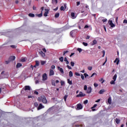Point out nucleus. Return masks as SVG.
<instances>
[{
	"label": "nucleus",
	"mask_w": 127,
	"mask_h": 127,
	"mask_svg": "<svg viewBox=\"0 0 127 127\" xmlns=\"http://www.w3.org/2000/svg\"><path fill=\"white\" fill-rule=\"evenodd\" d=\"M38 101L39 102H42L43 104H47V99H46V97L44 95L38 97Z\"/></svg>",
	"instance_id": "nucleus-1"
},
{
	"label": "nucleus",
	"mask_w": 127,
	"mask_h": 127,
	"mask_svg": "<svg viewBox=\"0 0 127 127\" xmlns=\"http://www.w3.org/2000/svg\"><path fill=\"white\" fill-rule=\"evenodd\" d=\"M86 96V94H83V92H80L79 94L76 95V98H79L80 97H85Z\"/></svg>",
	"instance_id": "nucleus-2"
},
{
	"label": "nucleus",
	"mask_w": 127,
	"mask_h": 127,
	"mask_svg": "<svg viewBox=\"0 0 127 127\" xmlns=\"http://www.w3.org/2000/svg\"><path fill=\"white\" fill-rule=\"evenodd\" d=\"M8 60L10 62H11V61H13L15 60V56H11L9 57Z\"/></svg>",
	"instance_id": "nucleus-3"
},
{
	"label": "nucleus",
	"mask_w": 127,
	"mask_h": 127,
	"mask_svg": "<svg viewBox=\"0 0 127 127\" xmlns=\"http://www.w3.org/2000/svg\"><path fill=\"white\" fill-rule=\"evenodd\" d=\"M99 20H100V21H103V22L105 23L106 22V21H107L108 20V19H107V18H105L104 19V17H100L98 18Z\"/></svg>",
	"instance_id": "nucleus-4"
},
{
	"label": "nucleus",
	"mask_w": 127,
	"mask_h": 127,
	"mask_svg": "<svg viewBox=\"0 0 127 127\" xmlns=\"http://www.w3.org/2000/svg\"><path fill=\"white\" fill-rule=\"evenodd\" d=\"M82 109H83V106H82V104L79 103L77 105L76 110H82Z\"/></svg>",
	"instance_id": "nucleus-5"
},
{
	"label": "nucleus",
	"mask_w": 127,
	"mask_h": 127,
	"mask_svg": "<svg viewBox=\"0 0 127 127\" xmlns=\"http://www.w3.org/2000/svg\"><path fill=\"white\" fill-rule=\"evenodd\" d=\"M43 79H42V81H46V80H47L48 77H47V74L46 73H44L43 76Z\"/></svg>",
	"instance_id": "nucleus-6"
},
{
	"label": "nucleus",
	"mask_w": 127,
	"mask_h": 127,
	"mask_svg": "<svg viewBox=\"0 0 127 127\" xmlns=\"http://www.w3.org/2000/svg\"><path fill=\"white\" fill-rule=\"evenodd\" d=\"M23 89L25 90V91H30V86L28 85H26Z\"/></svg>",
	"instance_id": "nucleus-7"
},
{
	"label": "nucleus",
	"mask_w": 127,
	"mask_h": 127,
	"mask_svg": "<svg viewBox=\"0 0 127 127\" xmlns=\"http://www.w3.org/2000/svg\"><path fill=\"white\" fill-rule=\"evenodd\" d=\"M44 106L42 105V104L40 103L37 108V110L39 111V110H41V109H44Z\"/></svg>",
	"instance_id": "nucleus-8"
},
{
	"label": "nucleus",
	"mask_w": 127,
	"mask_h": 127,
	"mask_svg": "<svg viewBox=\"0 0 127 127\" xmlns=\"http://www.w3.org/2000/svg\"><path fill=\"white\" fill-rule=\"evenodd\" d=\"M45 10H46V11L45 12L44 14V16H48V14L49 13V10L47 9H45Z\"/></svg>",
	"instance_id": "nucleus-9"
},
{
	"label": "nucleus",
	"mask_w": 127,
	"mask_h": 127,
	"mask_svg": "<svg viewBox=\"0 0 127 127\" xmlns=\"http://www.w3.org/2000/svg\"><path fill=\"white\" fill-rule=\"evenodd\" d=\"M87 93V94H90V93H92V87L89 86L88 87Z\"/></svg>",
	"instance_id": "nucleus-10"
},
{
	"label": "nucleus",
	"mask_w": 127,
	"mask_h": 127,
	"mask_svg": "<svg viewBox=\"0 0 127 127\" xmlns=\"http://www.w3.org/2000/svg\"><path fill=\"white\" fill-rule=\"evenodd\" d=\"M75 32H76V30H73L70 32V36H71V37H74V36L73 35V34H74Z\"/></svg>",
	"instance_id": "nucleus-11"
},
{
	"label": "nucleus",
	"mask_w": 127,
	"mask_h": 127,
	"mask_svg": "<svg viewBox=\"0 0 127 127\" xmlns=\"http://www.w3.org/2000/svg\"><path fill=\"white\" fill-rule=\"evenodd\" d=\"M53 75H54V71L52 69H50L49 76H53Z\"/></svg>",
	"instance_id": "nucleus-12"
},
{
	"label": "nucleus",
	"mask_w": 127,
	"mask_h": 127,
	"mask_svg": "<svg viewBox=\"0 0 127 127\" xmlns=\"http://www.w3.org/2000/svg\"><path fill=\"white\" fill-rule=\"evenodd\" d=\"M40 55H41L42 57H43V58H44V57H45V53H43V52L42 51H41L39 52Z\"/></svg>",
	"instance_id": "nucleus-13"
},
{
	"label": "nucleus",
	"mask_w": 127,
	"mask_h": 127,
	"mask_svg": "<svg viewBox=\"0 0 127 127\" xmlns=\"http://www.w3.org/2000/svg\"><path fill=\"white\" fill-rule=\"evenodd\" d=\"M114 63H117V65H119V63H120V60L119 59H118V58H117L114 61Z\"/></svg>",
	"instance_id": "nucleus-14"
},
{
	"label": "nucleus",
	"mask_w": 127,
	"mask_h": 127,
	"mask_svg": "<svg viewBox=\"0 0 127 127\" xmlns=\"http://www.w3.org/2000/svg\"><path fill=\"white\" fill-rule=\"evenodd\" d=\"M52 3H53V4H56L57 3H58V0H52Z\"/></svg>",
	"instance_id": "nucleus-15"
},
{
	"label": "nucleus",
	"mask_w": 127,
	"mask_h": 127,
	"mask_svg": "<svg viewBox=\"0 0 127 127\" xmlns=\"http://www.w3.org/2000/svg\"><path fill=\"white\" fill-rule=\"evenodd\" d=\"M115 122H116V124H117V125H119V124H120V123H121V120L118 118H116L115 119Z\"/></svg>",
	"instance_id": "nucleus-16"
},
{
	"label": "nucleus",
	"mask_w": 127,
	"mask_h": 127,
	"mask_svg": "<svg viewBox=\"0 0 127 127\" xmlns=\"http://www.w3.org/2000/svg\"><path fill=\"white\" fill-rule=\"evenodd\" d=\"M58 68L60 69V71L62 74H64V70H63V68H60V66H58Z\"/></svg>",
	"instance_id": "nucleus-17"
},
{
	"label": "nucleus",
	"mask_w": 127,
	"mask_h": 127,
	"mask_svg": "<svg viewBox=\"0 0 127 127\" xmlns=\"http://www.w3.org/2000/svg\"><path fill=\"white\" fill-rule=\"evenodd\" d=\"M108 103L109 104V105H111V104H112V98L111 97H109L108 98Z\"/></svg>",
	"instance_id": "nucleus-18"
},
{
	"label": "nucleus",
	"mask_w": 127,
	"mask_h": 127,
	"mask_svg": "<svg viewBox=\"0 0 127 127\" xmlns=\"http://www.w3.org/2000/svg\"><path fill=\"white\" fill-rule=\"evenodd\" d=\"M104 92H105V90L101 89L99 91V94H100V95H102L104 94Z\"/></svg>",
	"instance_id": "nucleus-19"
},
{
	"label": "nucleus",
	"mask_w": 127,
	"mask_h": 127,
	"mask_svg": "<svg viewBox=\"0 0 127 127\" xmlns=\"http://www.w3.org/2000/svg\"><path fill=\"white\" fill-rule=\"evenodd\" d=\"M21 66H22V64H21L17 63L16 65V68H19L20 67H21Z\"/></svg>",
	"instance_id": "nucleus-20"
},
{
	"label": "nucleus",
	"mask_w": 127,
	"mask_h": 127,
	"mask_svg": "<svg viewBox=\"0 0 127 127\" xmlns=\"http://www.w3.org/2000/svg\"><path fill=\"white\" fill-rule=\"evenodd\" d=\"M71 16L72 17V18H76V16H75V13L74 12L71 13Z\"/></svg>",
	"instance_id": "nucleus-21"
},
{
	"label": "nucleus",
	"mask_w": 127,
	"mask_h": 127,
	"mask_svg": "<svg viewBox=\"0 0 127 127\" xmlns=\"http://www.w3.org/2000/svg\"><path fill=\"white\" fill-rule=\"evenodd\" d=\"M28 15L29 16H30V17H34V16H35V15H34V14L31 13H29Z\"/></svg>",
	"instance_id": "nucleus-22"
},
{
	"label": "nucleus",
	"mask_w": 127,
	"mask_h": 127,
	"mask_svg": "<svg viewBox=\"0 0 127 127\" xmlns=\"http://www.w3.org/2000/svg\"><path fill=\"white\" fill-rule=\"evenodd\" d=\"M52 85L53 86H56V82L55 80H52Z\"/></svg>",
	"instance_id": "nucleus-23"
},
{
	"label": "nucleus",
	"mask_w": 127,
	"mask_h": 127,
	"mask_svg": "<svg viewBox=\"0 0 127 127\" xmlns=\"http://www.w3.org/2000/svg\"><path fill=\"white\" fill-rule=\"evenodd\" d=\"M67 83L69 84V85H72L73 83H72V80H70L69 79H67Z\"/></svg>",
	"instance_id": "nucleus-24"
},
{
	"label": "nucleus",
	"mask_w": 127,
	"mask_h": 127,
	"mask_svg": "<svg viewBox=\"0 0 127 127\" xmlns=\"http://www.w3.org/2000/svg\"><path fill=\"white\" fill-rule=\"evenodd\" d=\"M36 66H39V62H38V61H36V64L34 66V67H36Z\"/></svg>",
	"instance_id": "nucleus-25"
},
{
	"label": "nucleus",
	"mask_w": 127,
	"mask_h": 127,
	"mask_svg": "<svg viewBox=\"0 0 127 127\" xmlns=\"http://www.w3.org/2000/svg\"><path fill=\"white\" fill-rule=\"evenodd\" d=\"M59 15H60V14L59 13H57L55 15V17L57 18L58 17H59Z\"/></svg>",
	"instance_id": "nucleus-26"
},
{
	"label": "nucleus",
	"mask_w": 127,
	"mask_h": 127,
	"mask_svg": "<svg viewBox=\"0 0 127 127\" xmlns=\"http://www.w3.org/2000/svg\"><path fill=\"white\" fill-rule=\"evenodd\" d=\"M69 77H73V72H72V71H70L69 72Z\"/></svg>",
	"instance_id": "nucleus-27"
},
{
	"label": "nucleus",
	"mask_w": 127,
	"mask_h": 127,
	"mask_svg": "<svg viewBox=\"0 0 127 127\" xmlns=\"http://www.w3.org/2000/svg\"><path fill=\"white\" fill-rule=\"evenodd\" d=\"M118 76V75H117V74H115L113 78L114 81H116V80H117V77Z\"/></svg>",
	"instance_id": "nucleus-28"
},
{
	"label": "nucleus",
	"mask_w": 127,
	"mask_h": 127,
	"mask_svg": "<svg viewBox=\"0 0 127 127\" xmlns=\"http://www.w3.org/2000/svg\"><path fill=\"white\" fill-rule=\"evenodd\" d=\"M59 60L60 61H61V62H63L64 60V58H63V57H61V58H59Z\"/></svg>",
	"instance_id": "nucleus-29"
},
{
	"label": "nucleus",
	"mask_w": 127,
	"mask_h": 127,
	"mask_svg": "<svg viewBox=\"0 0 127 127\" xmlns=\"http://www.w3.org/2000/svg\"><path fill=\"white\" fill-rule=\"evenodd\" d=\"M95 44H97V40H94L93 41L92 45H95Z\"/></svg>",
	"instance_id": "nucleus-30"
},
{
	"label": "nucleus",
	"mask_w": 127,
	"mask_h": 127,
	"mask_svg": "<svg viewBox=\"0 0 127 127\" xmlns=\"http://www.w3.org/2000/svg\"><path fill=\"white\" fill-rule=\"evenodd\" d=\"M46 63V61H42L41 62V65H44V64H45Z\"/></svg>",
	"instance_id": "nucleus-31"
},
{
	"label": "nucleus",
	"mask_w": 127,
	"mask_h": 127,
	"mask_svg": "<svg viewBox=\"0 0 127 127\" xmlns=\"http://www.w3.org/2000/svg\"><path fill=\"white\" fill-rule=\"evenodd\" d=\"M115 82H116V81H115V80H112V81L110 82L111 85H115Z\"/></svg>",
	"instance_id": "nucleus-32"
},
{
	"label": "nucleus",
	"mask_w": 127,
	"mask_h": 127,
	"mask_svg": "<svg viewBox=\"0 0 127 127\" xmlns=\"http://www.w3.org/2000/svg\"><path fill=\"white\" fill-rule=\"evenodd\" d=\"M77 50L78 52H79V53H81V52H82V49L79 48H77Z\"/></svg>",
	"instance_id": "nucleus-33"
},
{
	"label": "nucleus",
	"mask_w": 127,
	"mask_h": 127,
	"mask_svg": "<svg viewBox=\"0 0 127 127\" xmlns=\"http://www.w3.org/2000/svg\"><path fill=\"white\" fill-rule=\"evenodd\" d=\"M65 84V82H64V81H61V86H64Z\"/></svg>",
	"instance_id": "nucleus-34"
},
{
	"label": "nucleus",
	"mask_w": 127,
	"mask_h": 127,
	"mask_svg": "<svg viewBox=\"0 0 127 127\" xmlns=\"http://www.w3.org/2000/svg\"><path fill=\"white\" fill-rule=\"evenodd\" d=\"M70 64L72 67H74V65H75V63L73 62H70Z\"/></svg>",
	"instance_id": "nucleus-35"
},
{
	"label": "nucleus",
	"mask_w": 127,
	"mask_h": 127,
	"mask_svg": "<svg viewBox=\"0 0 127 127\" xmlns=\"http://www.w3.org/2000/svg\"><path fill=\"white\" fill-rule=\"evenodd\" d=\"M60 9H61V10H63V11H64V10H65V8H64V6H62L61 7Z\"/></svg>",
	"instance_id": "nucleus-36"
},
{
	"label": "nucleus",
	"mask_w": 127,
	"mask_h": 127,
	"mask_svg": "<svg viewBox=\"0 0 127 127\" xmlns=\"http://www.w3.org/2000/svg\"><path fill=\"white\" fill-rule=\"evenodd\" d=\"M37 16H38V17H41V16H42V12H41V13L39 14H37Z\"/></svg>",
	"instance_id": "nucleus-37"
},
{
	"label": "nucleus",
	"mask_w": 127,
	"mask_h": 127,
	"mask_svg": "<svg viewBox=\"0 0 127 127\" xmlns=\"http://www.w3.org/2000/svg\"><path fill=\"white\" fill-rule=\"evenodd\" d=\"M98 86H99V84L98 83H94V86L95 87V88H97V87H98Z\"/></svg>",
	"instance_id": "nucleus-38"
},
{
	"label": "nucleus",
	"mask_w": 127,
	"mask_h": 127,
	"mask_svg": "<svg viewBox=\"0 0 127 127\" xmlns=\"http://www.w3.org/2000/svg\"><path fill=\"white\" fill-rule=\"evenodd\" d=\"M108 23H109V25H110V24H112V23H113V21H112L111 20H109Z\"/></svg>",
	"instance_id": "nucleus-39"
},
{
	"label": "nucleus",
	"mask_w": 127,
	"mask_h": 127,
	"mask_svg": "<svg viewBox=\"0 0 127 127\" xmlns=\"http://www.w3.org/2000/svg\"><path fill=\"white\" fill-rule=\"evenodd\" d=\"M82 44H83V45H84V46H88V43L86 42H83Z\"/></svg>",
	"instance_id": "nucleus-40"
},
{
	"label": "nucleus",
	"mask_w": 127,
	"mask_h": 127,
	"mask_svg": "<svg viewBox=\"0 0 127 127\" xmlns=\"http://www.w3.org/2000/svg\"><path fill=\"white\" fill-rule=\"evenodd\" d=\"M67 97H68V95H65L64 97L65 102H66V100H67Z\"/></svg>",
	"instance_id": "nucleus-41"
},
{
	"label": "nucleus",
	"mask_w": 127,
	"mask_h": 127,
	"mask_svg": "<svg viewBox=\"0 0 127 127\" xmlns=\"http://www.w3.org/2000/svg\"><path fill=\"white\" fill-rule=\"evenodd\" d=\"M102 53H103L102 57H105V54H106V52L103 50V51H102Z\"/></svg>",
	"instance_id": "nucleus-42"
},
{
	"label": "nucleus",
	"mask_w": 127,
	"mask_h": 127,
	"mask_svg": "<svg viewBox=\"0 0 127 127\" xmlns=\"http://www.w3.org/2000/svg\"><path fill=\"white\" fill-rule=\"evenodd\" d=\"M111 27H115V26H116V25H115V24H113V23L110 25Z\"/></svg>",
	"instance_id": "nucleus-43"
},
{
	"label": "nucleus",
	"mask_w": 127,
	"mask_h": 127,
	"mask_svg": "<svg viewBox=\"0 0 127 127\" xmlns=\"http://www.w3.org/2000/svg\"><path fill=\"white\" fill-rule=\"evenodd\" d=\"M34 106H35V107H38V103H37V102H35V103H34Z\"/></svg>",
	"instance_id": "nucleus-44"
},
{
	"label": "nucleus",
	"mask_w": 127,
	"mask_h": 127,
	"mask_svg": "<svg viewBox=\"0 0 127 127\" xmlns=\"http://www.w3.org/2000/svg\"><path fill=\"white\" fill-rule=\"evenodd\" d=\"M84 76H85V78H87V77L89 76V75L87 74L86 73H84Z\"/></svg>",
	"instance_id": "nucleus-45"
},
{
	"label": "nucleus",
	"mask_w": 127,
	"mask_h": 127,
	"mask_svg": "<svg viewBox=\"0 0 127 127\" xmlns=\"http://www.w3.org/2000/svg\"><path fill=\"white\" fill-rule=\"evenodd\" d=\"M100 82L102 81V84H103V83H104V82L105 81V80H104V79H103V78H101V79H100Z\"/></svg>",
	"instance_id": "nucleus-46"
},
{
	"label": "nucleus",
	"mask_w": 127,
	"mask_h": 127,
	"mask_svg": "<svg viewBox=\"0 0 127 127\" xmlns=\"http://www.w3.org/2000/svg\"><path fill=\"white\" fill-rule=\"evenodd\" d=\"M87 89V85H84V91H86Z\"/></svg>",
	"instance_id": "nucleus-47"
},
{
	"label": "nucleus",
	"mask_w": 127,
	"mask_h": 127,
	"mask_svg": "<svg viewBox=\"0 0 127 127\" xmlns=\"http://www.w3.org/2000/svg\"><path fill=\"white\" fill-rule=\"evenodd\" d=\"M92 68L93 67L92 66H89L88 67V69L89 70V71H91L92 70Z\"/></svg>",
	"instance_id": "nucleus-48"
},
{
	"label": "nucleus",
	"mask_w": 127,
	"mask_h": 127,
	"mask_svg": "<svg viewBox=\"0 0 127 127\" xmlns=\"http://www.w3.org/2000/svg\"><path fill=\"white\" fill-rule=\"evenodd\" d=\"M10 47H11L12 48H16V46H15V45H11Z\"/></svg>",
	"instance_id": "nucleus-49"
},
{
	"label": "nucleus",
	"mask_w": 127,
	"mask_h": 127,
	"mask_svg": "<svg viewBox=\"0 0 127 127\" xmlns=\"http://www.w3.org/2000/svg\"><path fill=\"white\" fill-rule=\"evenodd\" d=\"M75 75H76V76H80L81 75L79 73H78V72H75Z\"/></svg>",
	"instance_id": "nucleus-50"
},
{
	"label": "nucleus",
	"mask_w": 127,
	"mask_h": 127,
	"mask_svg": "<svg viewBox=\"0 0 127 127\" xmlns=\"http://www.w3.org/2000/svg\"><path fill=\"white\" fill-rule=\"evenodd\" d=\"M81 79L82 80H84L85 79V77H84V75L83 74L81 75Z\"/></svg>",
	"instance_id": "nucleus-51"
},
{
	"label": "nucleus",
	"mask_w": 127,
	"mask_h": 127,
	"mask_svg": "<svg viewBox=\"0 0 127 127\" xmlns=\"http://www.w3.org/2000/svg\"><path fill=\"white\" fill-rule=\"evenodd\" d=\"M42 51H43V52H44L45 53H46V49H45V48H43V49H42Z\"/></svg>",
	"instance_id": "nucleus-52"
},
{
	"label": "nucleus",
	"mask_w": 127,
	"mask_h": 127,
	"mask_svg": "<svg viewBox=\"0 0 127 127\" xmlns=\"http://www.w3.org/2000/svg\"><path fill=\"white\" fill-rule=\"evenodd\" d=\"M97 74L96 73H93L91 76H90V78H92V77H93L94 76H95V75H96Z\"/></svg>",
	"instance_id": "nucleus-53"
},
{
	"label": "nucleus",
	"mask_w": 127,
	"mask_h": 127,
	"mask_svg": "<svg viewBox=\"0 0 127 127\" xmlns=\"http://www.w3.org/2000/svg\"><path fill=\"white\" fill-rule=\"evenodd\" d=\"M83 104H88V100H85L84 102H83Z\"/></svg>",
	"instance_id": "nucleus-54"
},
{
	"label": "nucleus",
	"mask_w": 127,
	"mask_h": 127,
	"mask_svg": "<svg viewBox=\"0 0 127 127\" xmlns=\"http://www.w3.org/2000/svg\"><path fill=\"white\" fill-rule=\"evenodd\" d=\"M67 68H68V69H72V67H71V66H70L69 65H66Z\"/></svg>",
	"instance_id": "nucleus-55"
},
{
	"label": "nucleus",
	"mask_w": 127,
	"mask_h": 127,
	"mask_svg": "<svg viewBox=\"0 0 127 127\" xmlns=\"http://www.w3.org/2000/svg\"><path fill=\"white\" fill-rule=\"evenodd\" d=\"M97 106H98V105H97V104H94V105H93V106L92 107V109H94V108H96V107H97Z\"/></svg>",
	"instance_id": "nucleus-56"
},
{
	"label": "nucleus",
	"mask_w": 127,
	"mask_h": 127,
	"mask_svg": "<svg viewBox=\"0 0 127 127\" xmlns=\"http://www.w3.org/2000/svg\"><path fill=\"white\" fill-rule=\"evenodd\" d=\"M51 68H52V69L54 70V69H55V65H52Z\"/></svg>",
	"instance_id": "nucleus-57"
},
{
	"label": "nucleus",
	"mask_w": 127,
	"mask_h": 127,
	"mask_svg": "<svg viewBox=\"0 0 127 127\" xmlns=\"http://www.w3.org/2000/svg\"><path fill=\"white\" fill-rule=\"evenodd\" d=\"M34 94H35V95H38L39 93L38 92L36 91H34Z\"/></svg>",
	"instance_id": "nucleus-58"
},
{
	"label": "nucleus",
	"mask_w": 127,
	"mask_h": 127,
	"mask_svg": "<svg viewBox=\"0 0 127 127\" xmlns=\"http://www.w3.org/2000/svg\"><path fill=\"white\" fill-rule=\"evenodd\" d=\"M9 62H10L9 61V60H8V61H5L6 64H8V63H9Z\"/></svg>",
	"instance_id": "nucleus-59"
},
{
	"label": "nucleus",
	"mask_w": 127,
	"mask_h": 127,
	"mask_svg": "<svg viewBox=\"0 0 127 127\" xmlns=\"http://www.w3.org/2000/svg\"><path fill=\"white\" fill-rule=\"evenodd\" d=\"M41 10H42L41 12L42 13V11H43V10H44V7H42L41 8Z\"/></svg>",
	"instance_id": "nucleus-60"
},
{
	"label": "nucleus",
	"mask_w": 127,
	"mask_h": 127,
	"mask_svg": "<svg viewBox=\"0 0 127 127\" xmlns=\"http://www.w3.org/2000/svg\"><path fill=\"white\" fill-rule=\"evenodd\" d=\"M123 23H127V20L125 19V20L123 21Z\"/></svg>",
	"instance_id": "nucleus-61"
},
{
	"label": "nucleus",
	"mask_w": 127,
	"mask_h": 127,
	"mask_svg": "<svg viewBox=\"0 0 127 127\" xmlns=\"http://www.w3.org/2000/svg\"><path fill=\"white\" fill-rule=\"evenodd\" d=\"M66 53H68V51H64V55H65V54H66Z\"/></svg>",
	"instance_id": "nucleus-62"
},
{
	"label": "nucleus",
	"mask_w": 127,
	"mask_h": 127,
	"mask_svg": "<svg viewBox=\"0 0 127 127\" xmlns=\"http://www.w3.org/2000/svg\"><path fill=\"white\" fill-rule=\"evenodd\" d=\"M64 61L65 62H66L67 61H68V60H67V58H64Z\"/></svg>",
	"instance_id": "nucleus-63"
},
{
	"label": "nucleus",
	"mask_w": 127,
	"mask_h": 127,
	"mask_svg": "<svg viewBox=\"0 0 127 127\" xmlns=\"http://www.w3.org/2000/svg\"><path fill=\"white\" fill-rule=\"evenodd\" d=\"M76 4H77V6L79 5H80V1L76 2Z\"/></svg>",
	"instance_id": "nucleus-64"
}]
</instances>
